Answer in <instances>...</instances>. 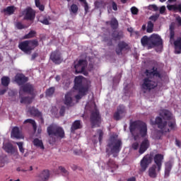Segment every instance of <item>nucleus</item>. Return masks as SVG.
<instances>
[{
  "instance_id": "obj_1",
  "label": "nucleus",
  "mask_w": 181,
  "mask_h": 181,
  "mask_svg": "<svg viewBox=\"0 0 181 181\" xmlns=\"http://www.w3.org/2000/svg\"><path fill=\"white\" fill-rule=\"evenodd\" d=\"M144 74H146V78L143 79V83L141 85V90L144 93L151 91V90L156 88V87H158V82L155 81V77L162 78V74H160V72L158 71V68L153 66L151 71L146 69Z\"/></svg>"
},
{
  "instance_id": "obj_2",
  "label": "nucleus",
  "mask_w": 181,
  "mask_h": 181,
  "mask_svg": "<svg viewBox=\"0 0 181 181\" xmlns=\"http://www.w3.org/2000/svg\"><path fill=\"white\" fill-rule=\"evenodd\" d=\"M163 155L160 153L156 154L153 157V153H150L144 156L140 162V172H145L149 167V165L152 163V160H154V165L157 168V172L162 170V163H163Z\"/></svg>"
},
{
  "instance_id": "obj_3",
  "label": "nucleus",
  "mask_w": 181,
  "mask_h": 181,
  "mask_svg": "<svg viewBox=\"0 0 181 181\" xmlns=\"http://www.w3.org/2000/svg\"><path fill=\"white\" fill-rule=\"evenodd\" d=\"M129 129L135 141H138L140 136L141 138H146L148 136V126L146 123L141 120L130 122Z\"/></svg>"
},
{
  "instance_id": "obj_4",
  "label": "nucleus",
  "mask_w": 181,
  "mask_h": 181,
  "mask_svg": "<svg viewBox=\"0 0 181 181\" xmlns=\"http://www.w3.org/2000/svg\"><path fill=\"white\" fill-rule=\"evenodd\" d=\"M74 88L78 93L75 95V98L81 100L91 88V82L86 80L83 76H76L74 80Z\"/></svg>"
},
{
  "instance_id": "obj_5",
  "label": "nucleus",
  "mask_w": 181,
  "mask_h": 181,
  "mask_svg": "<svg viewBox=\"0 0 181 181\" xmlns=\"http://www.w3.org/2000/svg\"><path fill=\"white\" fill-rule=\"evenodd\" d=\"M122 149V141L121 139H117L115 136H112L107 141L106 153L108 156L113 155V158H117L119 152Z\"/></svg>"
},
{
  "instance_id": "obj_6",
  "label": "nucleus",
  "mask_w": 181,
  "mask_h": 181,
  "mask_svg": "<svg viewBox=\"0 0 181 181\" xmlns=\"http://www.w3.org/2000/svg\"><path fill=\"white\" fill-rule=\"evenodd\" d=\"M141 44L144 47H148V49L153 47H159L163 45L162 38L158 34H152L150 37L144 35L141 39Z\"/></svg>"
},
{
  "instance_id": "obj_7",
  "label": "nucleus",
  "mask_w": 181,
  "mask_h": 181,
  "mask_svg": "<svg viewBox=\"0 0 181 181\" xmlns=\"http://www.w3.org/2000/svg\"><path fill=\"white\" fill-rule=\"evenodd\" d=\"M151 125H157L158 128L160 129V131L163 133L165 132H170L171 131H175L176 128V122L175 121H169L168 122L166 121H163L162 117H157L154 122L151 120Z\"/></svg>"
},
{
  "instance_id": "obj_8",
  "label": "nucleus",
  "mask_w": 181,
  "mask_h": 181,
  "mask_svg": "<svg viewBox=\"0 0 181 181\" xmlns=\"http://www.w3.org/2000/svg\"><path fill=\"white\" fill-rule=\"evenodd\" d=\"M37 46H39L37 40L23 41L18 45L19 49L26 54H30L32 50H35V48L37 47Z\"/></svg>"
},
{
  "instance_id": "obj_9",
  "label": "nucleus",
  "mask_w": 181,
  "mask_h": 181,
  "mask_svg": "<svg viewBox=\"0 0 181 181\" xmlns=\"http://www.w3.org/2000/svg\"><path fill=\"white\" fill-rule=\"evenodd\" d=\"M47 134L50 138H64L65 134H64V129L60 126H57L56 124H50L47 128Z\"/></svg>"
},
{
  "instance_id": "obj_10",
  "label": "nucleus",
  "mask_w": 181,
  "mask_h": 181,
  "mask_svg": "<svg viewBox=\"0 0 181 181\" xmlns=\"http://www.w3.org/2000/svg\"><path fill=\"white\" fill-rule=\"evenodd\" d=\"M90 120L92 128L100 127L101 124V115H100V112L97 110L92 111L90 113Z\"/></svg>"
},
{
  "instance_id": "obj_11",
  "label": "nucleus",
  "mask_w": 181,
  "mask_h": 181,
  "mask_svg": "<svg viewBox=\"0 0 181 181\" xmlns=\"http://www.w3.org/2000/svg\"><path fill=\"white\" fill-rule=\"evenodd\" d=\"M87 60L80 59L77 64L75 63L74 69L76 74H80L83 73L85 76H87L88 74L86 72V67H87Z\"/></svg>"
},
{
  "instance_id": "obj_12",
  "label": "nucleus",
  "mask_w": 181,
  "mask_h": 181,
  "mask_svg": "<svg viewBox=\"0 0 181 181\" xmlns=\"http://www.w3.org/2000/svg\"><path fill=\"white\" fill-rule=\"evenodd\" d=\"M22 15L24 16V21H30V22H33L36 18V12L31 7L25 8L22 11Z\"/></svg>"
},
{
  "instance_id": "obj_13",
  "label": "nucleus",
  "mask_w": 181,
  "mask_h": 181,
  "mask_svg": "<svg viewBox=\"0 0 181 181\" xmlns=\"http://www.w3.org/2000/svg\"><path fill=\"white\" fill-rule=\"evenodd\" d=\"M19 93H26L30 95H35V86L29 83H25L20 88Z\"/></svg>"
},
{
  "instance_id": "obj_14",
  "label": "nucleus",
  "mask_w": 181,
  "mask_h": 181,
  "mask_svg": "<svg viewBox=\"0 0 181 181\" xmlns=\"http://www.w3.org/2000/svg\"><path fill=\"white\" fill-rule=\"evenodd\" d=\"M131 48L128 43L124 41H120L117 44V48H116L115 52L117 56H122V52H125L127 50H129Z\"/></svg>"
},
{
  "instance_id": "obj_15",
  "label": "nucleus",
  "mask_w": 181,
  "mask_h": 181,
  "mask_svg": "<svg viewBox=\"0 0 181 181\" xmlns=\"http://www.w3.org/2000/svg\"><path fill=\"white\" fill-rule=\"evenodd\" d=\"M50 60L54 63V64H60L63 60L62 59V55L60 54V52L59 50H55L51 52Z\"/></svg>"
},
{
  "instance_id": "obj_16",
  "label": "nucleus",
  "mask_w": 181,
  "mask_h": 181,
  "mask_svg": "<svg viewBox=\"0 0 181 181\" xmlns=\"http://www.w3.org/2000/svg\"><path fill=\"white\" fill-rule=\"evenodd\" d=\"M35 97L36 95H31V96H23V93L19 92V98L21 99V104H32L33 103V100H35Z\"/></svg>"
},
{
  "instance_id": "obj_17",
  "label": "nucleus",
  "mask_w": 181,
  "mask_h": 181,
  "mask_svg": "<svg viewBox=\"0 0 181 181\" xmlns=\"http://www.w3.org/2000/svg\"><path fill=\"white\" fill-rule=\"evenodd\" d=\"M11 137L15 139H23L25 136L21 132V129L18 127H13L11 133Z\"/></svg>"
},
{
  "instance_id": "obj_18",
  "label": "nucleus",
  "mask_w": 181,
  "mask_h": 181,
  "mask_svg": "<svg viewBox=\"0 0 181 181\" xmlns=\"http://www.w3.org/2000/svg\"><path fill=\"white\" fill-rule=\"evenodd\" d=\"M149 146H151V143L149 142V140H148V139H144L141 141L139 149V153H140V155L145 153V152H146V151H148V149L149 148Z\"/></svg>"
},
{
  "instance_id": "obj_19",
  "label": "nucleus",
  "mask_w": 181,
  "mask_h": 181,
  "mask_svg": "<svg viewBox=\"0 0 181 181\" xmlns=\"http://www.w3.org/2000/svg\"><path fill=\"white\" fill-rule=\"evenodd\" d=\"M29 112H30V115H33V117H37L38 118H40L42 124L45 123V120L43 119L42 113L36 107H30L29 109Z\"/></svg>"
},
{
  "instance_id": "obj_20",
  "label": "nucleus",
  "mask_w": 181,
  "mask_h": 181,
  "mask_svg": "<svg viewBox=\"0 0 181 181\" xmlns=\"http://www.w3.org/2000/svg\"><path fill=\"white\" fill-rule=\"evenodd\" d=\"M15 80L18 86H23L25 83H27L28 78L25 77L23 74H18L16 76Z\"/></svg>"
},
{
  "instance_id": "obj_21",
  "label": "nucleus",
  "mask_w": 181,
  "mask_h": 181,
  "mask_svg": "<svg viewBox=\"0 0 181 181\" xmlns=\"http://www.w3.org/2000/svg\"><path fill=\"white\" fill-rule=\"evenodd\" d=\"M124 112H125V107L123 105H119L117 107V112L113 115L114 119H115V121H119V119L122 118L121 115H122V114H124Z\"/></svg>"
},
{
  "instance_id": "obj_22",
  "label": "nucleus",
  "mask_w": 181,
  "mask_h": 181,
  "mask_svg": "<svg viewBox=\"0 0 181 181\" xmlns=\"http://www.w3.org/2000/svg\"><path fill=\"white\" fill-rule=\"evenodd\" d=\"M158 167H156V165H153L151 167L148 169V176L149 177H151V179H156L158 177Z\"/></svg>"
},
{
  "instance_id": "obj_23",
  "label": "nucleus",
  "mask_w": 181,
  "mask_h": 181,
  "mask_svg": "<svg viewBox=\"0 0 181 181\" xmlns=\"http://www.w3.org/2000/svg\"><path fill=\"white\" fill-rule=\"evenodd\" d=\"M81 128H83L81 120H75L71 124V132L74 134L77 129H81Z\"/></svg>"
},
{
  "instance_id": "obj_24",
  "label": "nucleus",
  "mask_w": 181,
  "mask_h": 181,
  "mask_svg": "<svg viewBox=\"0 0 181 181\" xmlns=\"http://www.w3.org/2000/svg\"><path fill=\"white\" fill-rule=\"evenodd\" d=\"M105 25L108 26L110 25V28L113 30H116V29H118L119 23H118V20H117L116 18H112L110 21H106Z\"/></svg>"
},
{
  "instance_id": "obj_25",
  "label": "nucleus",
  "mask_w": 181,
  "mask_h": 181,
  "mask_svg": "<svg viewBox=\"0 0 181 181\" xmlns=\"http://www.w3.org/2000/svg\"><path fill=\"white\" fill-rule=\"evenodd\" d=\"M3 148L7 153H15L17 151V149L13 147V145L11 143H6L4 144Z\"/></svg>"
},
{
  "instance_id": "obj_26",
  "label": "nucleus",
  "mask_w": 181,
  "mask_h": 181,
  "mask_svg": "<svg viewBox=\"0 0 181 181\" xmlns=\"http://www.w3.org/2000/svg\"><path fill=\"white\" fill-rule=\"evenodd\" d=\"M64 103L67 107H71V105H73V98H71V93L70 92H68L65 95Z\"/></svg>"
},
{
  "instance_id": "obj_27",
  "label": "nucleus",
  "mask_w": 181,
  "mask_h": 181,
  "mask_svg": "<svg viewBox=\"0 0 181 181\" xmlns=\"http://www.w3.org/2000/svg\"><path fill=\"white\" fill-rule=\"evenodd\" d=\"M175 53V54H180L181 53V37L178 38L174 42Z\"/></svg>"
},
{
  "instance_id": "obj_28",
  "label": "nucleus",
  "mask_w": 181,
  "mask_h": 181,
  "mask_svg": "<svg viewBox=\"0 0 181 181\" xmlns=\"http://www.w3.org/2000/svg\"><path fill=\"white\" fill-rule=\"evenodd\" d=\"M167 9H168V11H173V12H179L181 13V3L179 4L168 5Z\"/></svg>"
},
{
  "instance_id": "obj_29",
  "label": "nucleus",
  "mask_w": 181,
  "mask_h": 181,
  "mask_svg": "<svg viewBox=\"0 0 181 181\" xmlns=\"http://www.w3.org/2000/svg\"><path fill=\"white\" fill-rule=\"evenodd\" d=\"M172 161H168L165 163V177H169V175H170V170H172Z\"/></svg>"
},
{
  "instance_id": "obj_30",
  "label": "nucleus",
  "mask_w": 181,
  "mask_h": 181,
  "mask_svg": "<svg viewBox=\"0 0 181 181\" xmlns=\"http://www.w3.org/2000/svg\"><path fill=\"white\" fill-rule=\"evenodd\" d=\"M15 11H16V8L15 7V6H9L4 9L5 15L8 16L13 15V13H15Z\"/></svg>"
},
{
  "instance_id": "obj_31",
  "label": "nucleus",
  "mask_w": 181,
  "mask_h": 181,
  "mask_svg": "<svg viewBox=\"0 0 181 181\" xmlns=\"http://www.w3.org/2000/svg\"><path fill=\"white\" fill-rule=\"evenodd\" d=\"M163 117L164 119H166L167 121H172L173 115L170 111L168 110H163Z\"/></svg>"
},
{
  "instance_id": "obj_32",
  "label": "nucleus",
  "mask_w": 181,
  "mask_h": 181,
  "mask_svg": "<svg viewBox=\"0 0 181 181\" xmlns=\"http://www.w3.org/2000/svg\"><path fill=\"white\" fill-rule=\"evenodd\" d=\"M49 177L50 173L48 170H44L40 175V177L42 181L47 180V179H49Z\"/></svg>"
},
{
  "instance_id": "obj_33",
  "label": "nucleus",
  "mask_w": 181,
  "mask_h": 181,
  "mask_svg": "<svg viewBox=\"0 0 181 181\" xmlns=\"http://www.w3.org/2000/svg\"><path fill=\"white\" fill-rule=\"evenodd\" d=\"M33 144L35 146H37V148H40V149H45L43 141L37 138L33 140Z\"/></svg>"
},
{
  "instance_id": "obj_34",
  "label": "nucleus",
  "mask_w": 181,
  "mask_h": 181,
  "mask_svg": "<svg viewBox=\"0 0 181 181\" xmlns=\"http://www.w3.org/2000/svg\"><path fill=\"white\" fill-rule=\"evenodd\" d=\"M23 124H30L33 126V128L36 132V129H37V125L36 124V122L33 119H27L23 122Z\"/></svg>"
},
{
  "instance_id": "obj_35",
  "label": "nucleus",
  "mask_w": 181,
  "mask_h": 181,
  "mask_svg": "<svg viewBox=\"0 0 181 181\" xmlns=\"http://www.w3.org/2000/svg\"><path fill=\"white\" fill-rule=\"evenodd\" d=\"M107 165L110 169H118V165L115 163V160L110 158L108 162L107 163Z\"/></svg>"
},
{
  "instance_id": "obj_36",
  "label": "nucleus",
  "mask_w": 181,
  "mask_h": 181,
  "mask_svg": "<svg viewBox=\"0 0 181 181\" xmlns=\"http://www.w3.org/2000/svg\"><path fill=\"white\" fill-rule=\"evenodd\" d=\"M9 83H11V79L8 76H3L1 78V84L4 87H8L9 86Z\"/></svg>"
},
{
  "instance_id": "obj_37",
  "label": "nucleus",
  "mask_w": 181,
  "mask_h": 181,
  "mask_svg": "<svg viewBox=\"0 0 181 181\" xmlns=\"http://www.w3.org/2000/svg\"><path fill=\"white\" fill-rule=\"evenodd\" d=\"M122 33L115 32L112 33V37L113 38L114 40H119L120 39H122Z\"/></svg>"
},
{
  "instance_id": "obj_38",
  "label": "nucleus",
  "mask_w": 181,
  "mask_h": 181,
  "mask_svg": "<svg viewBox=\"0 0 181 181\" xmlns=\"http://www.w3.org/2000/svg\"><path fill=\"white\" fill-rule=\"evenodd\" d=\"M36 35V31L30 30L28 34L24 35L23 39H32V37H35Z\"/></svg>"
},
{
  "instance_id": "obj_39",
  "label": "nucleus",
  "mask_w": 181,
  "mask_h": 181,
  "mask_svg": "<svg viewBox=\"0 0 181 181\" xmlns=\"http://www.w3.org/2000/svg\"><path fill=\"white\" fill-rule=\"evenodd\" d=\"M146 32L147 33H152V32H153V23H152V21H148L147 23Z\"/></svg>"
},
{
  "instance_id": "obj_40",
  "label": "nucleus",
  "mask_w": 181,
  "mask_h": 181,
  "mask_svg": "<svg viewBox=\"0 0 181 181\" xmlns=\"http://www.w3.org/2000/svg\"><path fill=\"white\" fill-rule=\"evenodd\" d=\"M97 135L98 136V141H99L100 144H101L103 142V138L104 136V132H103L102 129H98Z\"/></svg>"
},
{
  "instance_id": "obj_41",
  "label": "nucleus",
  "mask_w": 181,
  "mask_h": 181,
  "mask_svg": "<svg viewBox=\"0 0 181 181\" xmlns=\"http://www.w3.org/2000/svg\"><path fill=\"white\" fill-rule=\"evenodd\" d=\"M53 94H54V87H51V88L47 89V90L45 92V95L47 97H52V95H53Z\"/></svg>"
},
{
  "instance_id": "obj_42",
  "label": "nucleus",
  "mask_w": 181,
  "mask_h": 181,
  "mask_svg": "<svg viewBox=\"0 0 181 181\" xmlns=\"http://www.w3.org/2000/svg\"><path fill=\"white\" fill-rule=\"evenodd\" d=\"M35 6L38 8L42 12L45 11V6L42 4H40V0H35Z\"/></svg>"
},
{
  "instance_id": "obj_43",
  "label": "nucleus",
  "mask_w": 181,
  "mask_h": 181,
  "mask_svg": "<svg viewBox=\"0 0 181 181\" xmlns=\"http://www.w3.org/2000/svg\"><path fill=\"white\" fill-rule=\"evenodd\" d=\"M16 145L18 146V149L21 153H25V148H23V142H16Z\"/></svg>"
},
{
  "instance_id": "obj_44",
  "label": "nucleus",
  "mask_w": 181,
  "mask_h": 181,
  "mask_svg": "<svg viewBox=\"0 0 181 181\" xmlns=\"http://www.w3.org/2000/svg\"><path fill=\"white\" fill-rule=\"evenodd\" d=\"M103 42H105L107 46H112V38L110 37H105Z\"/></svg>"
},
{
  "instance_id": "obj_45",
  "label": "nucleus",
  "mask_w": 181,
  "mask_h": 181,
  "mask_svg": "<svg viewBox=\"0 0 181 181\" xmlns=\"http://www.w3.org/2000/svg\"><path fill=\"white\" fill-rule=\"evenodd\" d=\"M71 12H72V13H77V12H78V6H77V4H72L71 6Z\"/></svg>"
},
{
  "instance_id": "obj_46",
  "label": "nucleus",
  "mask_w": 181,
  "mask_h": 181,
  "mask_svg": "<svg viewBox=\"0 0 181 181\" xmlns=\"http://www.w3.org/2000/svg\"><path fill=\"white\" fill-rule=\"evenodd\" d=\"M59 170L61 171V173L63 174L64 176H69V171H67V170H66L64 167L59 166Z\"/></svg>"
},
{
  "instance_id": "obj_47",
  "label": "nucleus",
  "mask_w": 181,
  "mask_h": 181,
  "mask_svg": "<svg viewBox=\"0 0 181 181\" xmlns=\"http://www.w3.org/2000/svg\"><path fill=\"white\" fill-rule=\"evenodd\" d=\"M170 39H175V28L172 25L170 26Z\"/></svg>"
},
{
  "instance_id": "obj_48",
  "label": "nucleus",
  "mask_w": 181,
  "mask_h": 181,
  "mask_svg": "<svg viewBox=\"0 0 181 181\" xmlns=\"http://www.w3.org/2000/svg\"><path fill=\"white\" fill-rule=\"evenodd\" d=\"M16 28L19 30H22V29H25V25H23L21 22H17L16 23Z\"/></svg>"
},
{
  "instance_id": "obj_49",
  "label": "nucleus",
  "mask_w": 181,
  "mask_h": 181,
  "mask_svg": "<svg viewBox=\"0 0 181 181\" xmlns=\"http://www.w3.org/2000/svg\"><path fill=\"white\" fill-rule=\"evenodd\" d=\"M65 112H66V107L65 106L61 107V109L59 110V115H61V117H64Z\"/></svg>"
},
{
  "instance_id": "obj_50",
  "label": "nucleus",
  "mask_w": 181,
  "mask_h": 181,
  "mask_svg": "<svg viewBox=\"0 0 181 181\" xmlns=\"http://www.w3.org/2000/svg\"><path fill=\"white\" fill-rule=\"evenodd\" d=\"M131 12L132 15H136L139 12V10L136 7L133 6L131 8Z\"/></svg>"
},
{
  "instance_id": "obj_51",
  "label": "nucleus",
  "mask_w": 181,
  "mask_h": 181,
  "mask_svg": "<svg viewBox=\"0 0 181 181\" xmlns=\"http://www.w3.org/2000/svg\"><path fill=\"white\" fill-rule=\"evenodd\" d=\"M159 16L160 15L159 14H156L154 16H151L149 19L151 21H153V22H156L157 19H159Z\"/></svg>"
},
{
  "instance_id": "obj_52",
  "label": "nucleus",
  "mask_w": 181,
  "mask_h": 181,
  "mask_svg": "<svg viewBox=\"0 0 181 181\" xmlns=\"http://www.w3.org/2000/svg\"><path fill=\"white\" fill-rule=\"evenodd\" d=\"M132 147L134 151L138 150V148H139V143L138 142L133 143L132 145Z\"/></svg>"
},
{
  "instance_id": "obj_53",
  "label": "nucleus",
  "mask_w": 181,
  "mask_h": 181,
  "mask_svg": "<svg viewBox=\"0 0 181 181\" xmlns=\"http://www.w3.org/2000/svg\"><path fill=\"white\" fill-rule=\"evenodd\" d=\"M102 5H103V3L101 1H96L95 2V7L96 8V9L101 8Z\"/></svg>"
},
{
  "instance_id": "obj_54",
  "label": "nucleus",
  "mask_w": 181,
  "mask_h": 181,
  "mask_svg": "<svg viewBox=\"0 0 181 181\" xmlns=\"http://www.w3.org/2000/svg\"><path fill=\"white\" fill-rule=\"evenodd\" d=\"M148 9H150V10L153 9V11H158V6H156L155 4H152L148 6Z\"/></svg>"
},
{
  "instance_id": "obj_55",
  "label": "nucleus",
  "mask_w": 181,
  "mask_h": 181,
  "mask_svg": "<svg viewBox=\"0 0 181 181\" xmlns=\"http://www.w3.org/2000/svg\"><path fill=\"white\" fill-rule=\"evenodd\" d=\"M83 4H84L85 13L87 14L88 13V9H90V8L88 7V3H87V1H85Z\"/></svg>"
},
{
  "instance_id": "obj_56",
  "label": "nucleus",
  "mask_w": 181,
  "mask_h": 181,
  "mask_svg": "<svg viewBox=\"0 0 181 181\" xmlns=\"http://www.w3.org/2000/svg\"><path fill=\"white\" fill-rule=\"evenodd\" d=\"M112 8L113 11H118V5H117V3H115V1L112 2Z\"/></svg>"
},
{
  "instance_id": "obj_57",
  "label": "nucleus",
  "mask_w": 181,
  "mask_h": 181,
  "mask_svg": "<svg viewBox=\"0 0 181 181\" xmlns=\"http://www.w3.org/2000/svg\"><path fill=\"white\" fill-rule=\"evenodd\" d=\"M165 11H166V7L165 6H162L160 8V13H161V15H163V13H165Z\"/></svg>"
},
{
  "instance_id": "obj_58",
  "label": "nucleus",
  "mask_w": 181,
  "mask_h": 181,
  "mask_svg": "<svg viewBox=\"0 0 181 181\" xmlns=\"http://www.w3.org/2000/svg\"><path fill=\"white\" fill-rule=\"evenodd\" d=\"M41 23H43V25H49V20L47 18H44L43 20L40 21Z\"/></svg>"
},
{
  "instance_id": "obj_59",
  "label": "nucleus",
  "mask_w": 181,
  "mask_h": 181,
  "mask_svg": "<svg viewBox=\"0 0 181 181\" xmlns=\"http://www.w3.org/2000/svg\"><path fill=\"white\" fill-rule=\"evenodd\" d=\"M39 56V54L37 52H34L31 56V60H35L36 57Z\"/></svg>"
},
{
  "instance_id": "obj_60",
  "label": "nucleus",
  "mask_w": 181,
  "mask_h": 181,
  "mask_svg": "<svg viewBox=\"0 0 181 181\" xmlns=\"http://www.w3.org/2000/svg\"><path fill=\"white\" fill-rule=\"evenodd\" d=\"M175 145L176 146H178V148H180L181 146L180 141H179L177 139H175Z\"/></svg>"
},
{
  "instance_id": "obj_61",
  "label": "nucleus",
  "mask_w": 181,
  "mask_h": 181,
  "mask_svg": "<svg viewBox=\"0 0 181 181\" xmlns=\"http://www.w3.org/2000/svg\"><path fill=\"white\" fill-rule=\"evenodd\" d=\"M176 21H177V22L179 26H181V17L178 16L176 18Z\"/></svg>"
},
{
  "instance_id": "obj_62",
  "label": "nucleus",
  "mask_w": 181,
  "mask_h": 181,
  "mask_svg": "<svg viewBox=\"0 0 181 181\" xmlns=\"http://www.w3.org/2000/svg\"><path fill=\"white\" fill-rule=\"evenodd\" d=\"M6 93V89L0 90V95H4Z\"/></svg>"
},
{
  "instance_id": "obj_63",
  "label": "nucleus",
  "mask_w": 181,
  "mask_h": 181,
  "mask_svg": "<svg viewBox=\"0 0 181 181\" xmlns=\"http://www.w3.org/2000/svg\"><path fill=\"white\" fill-rule=\"evenodd\" d=\"M28 170L21 169V168H17V172H27Z\"/></svg>"
},
{
  "instance_id": "obj_64",
  "label": "nucleus",
  "mask_w": 181,
  "mask_h": 181,
  "mask_svg": "<svg viewBox=\"0 0 181 181\" xmlns=\"http://www.w3.org/2000/svg\"><path fill=\"white\" fill-rule=\"evenodd\" d=\"M127 31H129V33H132V32H134V28H127Z\"/></svg>"
}]
</instances>
